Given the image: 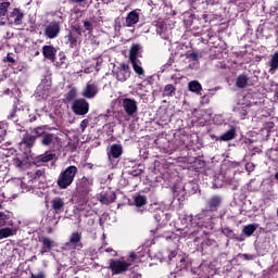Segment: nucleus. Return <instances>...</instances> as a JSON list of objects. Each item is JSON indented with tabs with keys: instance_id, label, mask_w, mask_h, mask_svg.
Wrapping results in <instances>:
<instances>
[{
	"instance_id": "nucleus-1",
	"label": "nucleus",
	"mask_w": 278,
	"mask_h": 278,
	"mask_svg": "<svg viewBox=\"0 0 278 278\" xmlns=\"http://www.w3.org/2000/svg\"><path fill=\"white\" fill-rule=\"evenodd\" d=\"M78 169L77 166L75 165H71L68 166L66 169H64L58 178V186L61 190H66V188H68V186H71L73 184V181H75V175H77Z\"/></svg>"
},
{
	"instance_id": "nucleus-2",
	"label": "nucleus",
	"mask_w": 278,
	"mask_h": 278,
	"mask_svg": "<svg viewBox=\"0 0 278 278\" xmlns=\"http://www.w3.org/2000/svg\"><path fill=\"white\" fill-rule=\"evenodd\" d=\"M81 232L76 231L72 232L67 242H65L61 249L62 251H79L84 249V244L81 243Z\"/></svg>"
},
{
	"instance_id": "nucleus-3",
	"label": "nucleus",
	"mask_w": 278,
	"mask_h": 278,
	"mask_svg": "<svg viewBox=\"0 0 278 278\" xmlns=\"http://www.w3.org/2000/svg\"><path fill=\"white\" fill-rule=\"evenodd\" d=\"M34 144H36V137L29 132H26L18 143L20 151H22L26 157H29V155H31V149H34Z\"/></svg>"
},
{
	"instance_id": "nucleus-4",
	"label": "nucleus",
	"mask_w": 278,
	"mask_h": 278,
	"mask_svg": "<svg viewBox=\"0 0 278 278\" xmlns=\"http://www.w3.org/2000/svg\"><path fill=\"white\" fill-rule=\"evenodd\" d=\"M40 144L41 147H46V149H51V150H55V149H60V137H58V135L55 134H51V132H46V135L42 136V138L40 139Z\"/></svg>"
},
{
	"instance_id": "nucleus-5",
	"label": "nucleus",
	"mask_w": 278,
	"mask_h": 278,
	"mask_svg": "<svg viewBox=\"0 0 278 278\" xmlns=\"http://www.w3.org/2000/svg\"><path fill=\"white\" fill-rule=\"evenodd\" d=\"M131 263H127L123 260H110L109 268L113 275H122V273H127L129 270Z\"/></svg>"
},
{
	"instance_id": "nucleus-6",
	"label": "nucleus",
	"mask_w": 278,
	"mask_h": 278,
	"mask_svg": "<svg viewBox=\"0 0 278 278\" xmlns=\"http://www.w3.org/2000/svg\"><path fill=\"white\" fill-rule=\"evenodd\" d=\"M89 110H90V104L88 103V101H86V99L80 98L73 101L72 111L77 116H86Z\"/></svg>"
},
{
	"instance_id": "nucleus-7",
	"label": "nucleus",
	"mask_w": 278,
	"mask_h": 278,
	"mask_svg": "<svg viewBox=\"0 0 278 278\" xmlns=\"http://www.w3.org/2000/svg\"><path fill=\"white\" fill-rule=\"evenodd\" d=\"M61 30L62 27L60 26V22L52 21L46 26L43 34L46 38L53 40V38H58V36H60Z\"/></svg>"
},
{
	"instance_id": "nucleus-8",
	"label": "nucleus",
	"mask_w": 278,
	"mask_h": 278,
	"mask_svg": "<svg viewBox=\"0 0 278 278\" xmlns=\"http://www.w3.org/2000/svg\"><path fill=\"white\" fill-rule=\"evenodd\" d=\"M92 186H94V178L92 176H84L78 182V190L84 192V194H88L92 192Z\"/></svg>"
},
{
	"instance_id": "nucleus-9",
	"label": "nucleus",
	"mask_w": 278,
	"mask_h": 278,
	"mask_svg": "<svg viewBox=\"0 0 278 278\" xmlns=\"http://www.w3.org/2000/svg\"><path fill=\"white\" fill-rule=\"evenodd\" d=\"M123 108L128 116H134L138 113V102L131 98L123 99Z\"/></svg>"
},
{
	"instance_id": "nucleus-10",
	"label": "nucleus",
	"mask_w": 278,
	"mask_h": 278,
	"mask_svg": "<svg viewBox=\"0 0 278 278\" xmlns=\"http://www.w3.org/2000/svg\"><path fill=\"white\" fill-rule=\"evenodd\" d=\"M36 94L40 97V99H48L51 94V81L42 80L36 89Z\"/></svg>"
},
{
	"instance_id": "nucleus-11",
	"label": "nucleus",
	"mask_w": 278,
	"mask_h": 278,
	"mask_svg": "<svg viewBox=\"0 0 278 278\" xmlns=\"http://www.w3.org/2000/svg\"><path fill=\"white\" fill-rule=\"evenodd\" d=\"M130 75H131V72H129V65L125 63H122L115 72V77L117 81H127Z\"/></svg>"
},
{
	"instance_id": "nucleus-12",
	"label": "nucleus",
	"mask_w": 278,
	"mask_h": 278,
	"mask_svg": "<svg viewBox=\"0 0 278 278\" xmlns=\"http://www.w3.org/2000/svg\"><path fill=\"white\" fill-rule=\"evenodd\" d=\"M223 205V197L213 195L206 202V207H208L210 212H218V207Z\"/></svg>"
},
{
	"instance_id": "nucleus-13",
	"label": "nucleus",
	"mask_w": 278,
	"mask_h": 278,
	"mask_svg": "<svg viewBox=\"0 0 278 278\" xmlns=\"http://www.w3.org/2000/svg\"><path fill=\"white\" fill-rule=\"evenodd\" d=\"M23 12L18 9H14L10 16L8 17V21L10 25H22L23 24Z\"/></svg>"
},
{
	"instance_id": "nucleus-14",
	"label": "nucleus",
	"mask_w": 278,
	"mask_h": 278,
	"mask_svg": "<svg viewBox=\"0 0 278 278\" xmlns=\"http://www.w3.org/2000/svg\"><path fill=\"white\" fill-rule=\"evenodd\" d=\"M97 92H99L97 85L88 83L83 90L81 96L85 97V99H94L97 97Z\"/></svg>"
},
{
	"instance_id": "nucleus-15",
	"label": "nucleus",
	"mask_w": 278,
	"mask_h": 278,
	"mask_svg": "<svg viewBox=\"0 0 278 278\" xmlns=\"http://www.w3.org/2000/svg\"><path fill=\"white\" fill-rule=\"evenodd\" d=\"M58 53V49L53 46H43L42 47V55L46 60H50V62H55V54Z\"/></svg>"
},
{
	"instance_id": "nucleus-16",
	"label": "nucleus",
	"mask_w": 278,
	"mask_h": 278,
	"mask_svg": "<svg viewBox=\"0 0 278 278\" xmlns=\"http://www.w3.org/2000/svg\"><path fill=\"white\" fill-rule=\"evenodd\" d=\"M122 155H123V146L122 144H112L108 152L109 160H112V157H114L116 160Z\"/></svg>"
},
{
	"instance_id": "nucleus-17",
	"label": "nucleus",
	"mask_w": 278,
	"mask_h": 278,
	"mask_svg": "<svg viewBox=\"0 0 278 278\" xmlns=\"http://www.w3.org/2000/svg\"><path fill=\"white\" fill-rule=\"evenodd\" d=\"M140 21V15L136 11H131L126 16V27H134Z\"/></svg>"
},
{
	"instance_id": "nucleus-18",
	"label": "nucleus",
	"mask_w": 278,
	"mask_h": 278,
	"mask_svg": "<svg viewBox=\"0 0 278 278\" xmlns=\"http://www.w3.org/2000/svg\"><path fill=\"white\" fill-rule=\"evenodd\" d=\"M64 199L63 198H54L51 200V207L54 210L55 214H60V212H64Z\"/></svg>"
},
{
	"instance_id": "nucleus-19",
	"label": "nucleus",
	"mask_w": 278,
	"mask_h": 278,
	"mask_svg": "<svg viewBox=\"0 0 278 278\" xmlns=\"http://www.w3.org/2000/svg\"><path fill=\"white\" fill-rule=\"evenodd\" d=\"M236 138V127H231L228 131L224 132L220 137H215V140H220L222 142H229Z\"/></svg>"
},
{
	"instance_id": "nucleus-20",
	"label": "nucleus",
	"mask_w": 278,
	"mask_h": 278,
	"mask_svg": "<svg viewBox=\"0 0 278 278\" xmlns=\"http://www.w3.org/2000/svg\"><path fill=\"white\" fill-rule=\"evenodd\" d=\"M53 160H55V153H45V154H40L39 156H37L35 159V162L37 164H40V162H42V164H47V162H53Z\"/></svg>"
},
{
	"instance_id": "nucleus-21",
	"label": "nucleus",
	"mask_w": 278,
	"mask_h": 278,
	"mask_svg": "<svg viewBox=\"0 0 278 278\" xmlns=\"http://www.w3.org/2000/svg\"><path fill=\"white\" fill-rule=\"evenodd\" d=\"M151 210L154 212V218L156 223H161L162 218H164V211L162 210V206L157 203H154L151 205Z\"/></svg>"
},
{
	"instance_id": "nucleus-22",
	"label": "nucleus",
	"mask_w": 278,
	"mask_h": 278,
	"mask_svg": "<svg viewBox=\"0 0 278 278\" xmlns=\"http://www.w3.org/2000/svg\"><path fill=\"white\" fill-rule=\"evenodd\" d=\"M130 64L139 77H144V68H142V62L140 60L130 61Z\"/></svg>"
},
{
	"instance_id": "nucleus-23",
	"label": "nucleus",
	"mask_w": 278,
	"mask_h": 278,
	"mask_svg": "<svg viewBox=\"0 0 278 278\" xmlns=\"http://www.w3.org/2000/svg\"><path fill=\"white\" fill-rule=\"evenodd\" d=\"M236 86L237 88H247V86H249V76H247L245 74H241L237 77L236 80Z\"/></svg>"
},
{
	"instance_id": "nucleus-24",
	"label": "nucleus",
	"mask_w": 278,
	"mask_h": 278,
	"mask_svg": "<svg viewBox=\"0 0 278 278\" xmlns=\"http://www.w3.org/2000/svg\"><path fill=\"white\" fill-rule=\"evenodd\" d=\"M255 231H257V225H255V224L245 225L242 228V233H244V236H247V238H251V236H253V233H255Z\"/></svg>"
},
{
	"instance_id": "nucleus-25",
	"label": "nucleus",
	"mask_w": 278,
	"mask_h": 278,
	"mask_svg": "<svg viewBox=\"0 0 278 278\" xmlns=\"http://www.w3.org/2000/svg\"><path fill=\"white\" fill-rule=\"evenodd\" d=\"M140 45L139 43H135L131 46L130 51H129V60L135 61L138 60V54L140 53Z\"/></svg>"
},
{
	"instance_id": "nucleus-26",
	"label": "nucleus",
	"mask_w": 278,
	"mask_h": 278,
	"mask_svg": "<svg viewBox=\"0 0 278 278\" xmlns=\"http://www.w3.org/2000/svg\"><path fill=\"white\" fill-rule=\"evenodd\" d=\"M116 200V195L114 194H101L100 195V202L103 203V205H110V203H114V201Z\"/></svg>"
},
{
	"instance_id": "nucleus-27",
	"label": "nucleus",
	"mask_w": 278,
	"mask_h": 278,
	"mask_svg": "<svg viewBox=\"0 0 278 278\" xmlns=\"http://www.w3.org/2000/svg\"><path fill=\"white\" fill-rule=\"evenodd\" d=\"M39 242H41L43 249H48L51 251L53 247H55V241L51 240L49 237H42Z\"/></svg>"
},
{
	"instance_id": "nucleus-28",
	"label": "nucleus",
	"mask_w": 278,
	"mask_h": 278,
	"mask_svg": "<svg viewBox=\"0 0 278 278\" xmlns=\"http://www.w3.org/2000/svg\"><path fill=\"white\" fill-rule=\"evenodd\" d=\"M16 233V230L12 228H2L0 229V240H4V238H10Z\"/></svg>"
},
{
	"instance_id": "nucleus-29",
	"label": "nucleus",
	"mask_w": 278,
	"mask_h": 278,
	"mask_svg": "<svg viewBox=\"0 0 278 278\" xmlns=\"http://www.w3.org/2000/svg\"><path fill=\"white\" fill-rule=\"evenodd\" d=\"M190 92H195V94H199L201 90H203V87L200 85L199 81L193 80L188 84Z\"/></svg>"
},
{
	"instance_id": "nucleus-30",
	"label": "nucleus",
	"mask_w": 278,
	"mask_h": 278,
	"mask_svg": "<svg viewBox=\"0 0 278 278\" xmlns=\"http://www.w3.org/2000/svg\"><path fill=\"white\" fill-rule=\"evenodd\" d=\"M77 98V89L71 88L68 92L65 93L64 101L65 103H71V101H75Z\"/></svg>"
},
{
	"instance_id": "nucleus-31",
	"label": "nucleus",
	"mask_w": 278,
	"mask_h": 278,
	"mask_svg": "<svg viewBox=\"0 0 278 278\" xmlns=\"http://www.w3.org/2000/svg\"><path fill=\"white\" fill-rule=\"evenodd\" d=\"M135 205L136 207H144V205H147V197L144 195H136L135 199Z\"/></svg>"
},
{
	"instance_id": "nucleus-32",
	"label": "nucleus",
	"mask_w": 278,
	"mask_h": 278,
	"mask_svg": "<svg viewBox=\"0 0 278 278\" xmlns=\"http://www.w3.org/2000/svg\"><path fill=\"white\" fill-rule=\"evenodd\" d=\"M33 134L35 140L36 138H40V140H42V137L47 134V131H45L42 127H38L33 130Z\"/></svg>"
},
{
	"instance_id": "nucleus-33",
	"label": "nucleus",
	"mask_w": 278,
	"mask_h": 278,
	"mask_svg": "<svg viewBox=\"0 0 278 278\" xmlns=\"http://www.w3.org/2000/svg\"><path fill=\"white\" fill-rule=\"evenodd\" d=\"M164 96L165 97H175V86L166 85L164 88Z\"/></svg>"
},
{
	"instance_id": "nucleus-34",
	"label": "nucleus",
	"mask_w": 278,
	"mask_h": 278,
	"mask_svg": "<svg viewBox=\"0 0 278 278\" xmlns=\"http://www.w3.org/2000/svg\"><path fill=\"white\" fill-rule=\"evenodd\" d=\"M10 2L5 1L0 3V16H5L8 14V10H10Z\"/></svg>"
},
{
	"instance_id": "nucleus-35",
	"label": "nucleus",
	"mask_w": 278,
	"mask_h": 278,
	"mask_svg": "<svg viewBox=\"0 0 278 278\" xmlns=\"http://www.w3.org/2000/svg\"><path fill=\"white\" fill-rule=\"evenodd\" d=\"M18 115H21V110L13 109L11 114L8 115L9 121H18Z\"/></svg>"
},
{
	"instance_id": "nucleus-36",
	"label": "nucleus",
	"mask_w": 278,
	"mask_h": 278,
	"mask_svg": "<svg viewBox=\"0 0 278 278\" xmlns=\"http://www.w3.org/2000/svg\"><path fill=\"white\" fill-rule=\"evenodd\" d=\"M156 33L161 36V38H164L166 40L168 37L165 35L166 34V27H164V24L159 25L156 28Z\"/></svg>"
},
{
	"instance_id": "nucleus-37",
	"label": "nucleus",
	"mask_w": 278,
	"mask_h": 278,
	"mask_svg": "<svg viewBox=\"0 0 278 278\" xmlns=\"http://www.w3.org/2000/svg\"><path fill=\"white\" fill-rule=\"evenodd\" d=\"M83 24H84V27H85L86 31H89V34H92V29H94V26L92 25V22H90L88 20H84Z\"/></svg>"
},
{
	"instance_id": "nucleus-38",
	"label": "nucleus",
	"mask_w": 278,
	"mask_h": 278,
	"mask_svg": "<svg viewBox=\"0 0 278 278\" xmlns=\"http://www.w3.org/2000/svg\"><path fill=\"white\" fill-rule=\"evenodd\" d=\"M222 233H224V236H226L227 238H235L236 233H233V230H231V228L229 227H225L222 229Z\"/></svg>"
},
{
	"instance_id": "nucleus-39",
	"label": "nucleus",
	"mask_w": 278,
	"mask_h": 278,
	"mask_svg": "<svg viewBox=\"0 0 278 278\" xmlns=\"http://www.w3.org/2000/svg\"><path fill=\"white\" fill-rule=\"evenodd\" d=\"M199 58H201V54L198 52L187 53V59L191 60L192 62H199Z\"/></svg>"
},
{
	"instance_id": "nucleus-40",
	"label": "nucleus",
	"mask_w": 278,
	"mask_h": 278,
	"mask_svg": "<svg viewBox=\"0 0 278 278\" xmlns=\"http://www.w3.org/2000/svg\"><path fill=\"white\" fill-rule=\"evenodd\" d=\"M5 225H8V215L0 212V227H5Z\"/></svg>"
},
{
	"instance_id": "nucleus-41",
	"label": "nucleus",
	"mask_w": 278,
	"mask_h": 278,
	"mask_svg": "<svg viewBox=\"0 0 278 278\" xmlns=\"http://www.w3.org/2000/svg\"><path fill=\"white\" fill-rule=\"evenodd\" d=\"M67 39H68L71 47H73V45H77V37H75L73 35V33H68Z\"/></svg>"
},
{
	"instance_id": "nucleus-42",
	"label": "nucleus",
	"mask_w": 278,
	"mask_h": 278,
	"mask_svg": "<svg viewBox=\"0 0 278 278\" xmlns=\"http://www.w3.org/2000/svg\"><path fill=\"white\" fill-rule=\"evenodd\" d=\"M176 266H179V264H184V262H186V258L182 255H178L175 261Z\"/></svg>"
},
{
	"instance_id": "nucleus-43",
	"label": "nucleus",
	"mask_w": 278,
	"mask_h": 278,
	"mask_svg": "<svg viewBox=\"0 0 278 278\" xmlns=\"http://www.w3.org/2000/svg\"><path fill=\"white\" fill-rule=\"evenodd\" d=\"M245 170H247L248 173H253V170H255V164H253V163H248V164L245 165Z\"/></svg>"
},
{
	"instance_id": "nucleus-44",
	"label": "nucleus",
	"mask_w": 278,
	"mask_h": 278,
	"mask_svg": "<svg viewBox=\"0 0 278 278\" xmlns=\"http://www.w3.org/2000/svg\"><path fill=\"white\" fill-rule=\"evenodd\" d=\"M30 278H47V275L43 271H39L38 274H31Z\"/></svg>"
},
{
	"instance_id": "nucleus-45",
	"label": "nucleus",
	"mask_w": 278,
	"mask_h": 278,
	"mask_svg": "<svg viewBox=\"0 0 278 278\" xmlns=\"http://www.w3.org/2000/svg\"><path fill=\"white\" fill-rule=\"evenodd\" d=\"M243 260L248 261V262H251L253 260H255V254H243L242 255Z\"/></svg>"
},
{
	"instance_id": "nucleus-46",
	"label": "nucleus",
	"mask_w": 278,
	"mask_h": 278,
	"mask_svg": "<svg viewBox=\"0 0 278 278\" xmlns=\"http://www.w3.org/2000/svg\"><path fill=\"white\" fill-rule=\"evenodd\" d=\"M178 256L177 251H173L168 254L169 262H175L176 257Z\"/></svg>"
},
{
	"instance_id": "nucleus-47",
	"label": "nucleus",
	"mask_w": 278,
	"mask_h": 278,
	"mask_svg": "<svg viewBox=\"0 0 278 278\" xmlns=\"http://www.w3.org/2000/svg\"><path fill=\"white\" fill-rule=\"evenodd\" d=\"M45 175V169H37L34 179H40Z\"/></svg>"
},
{
	"instance_id": "nucleus-48",
	"label": "nucleus",
	"mask_w": 278,
	"mask_h": 278,
	"mask_svg": "<svg viewBox=\"0 0 278 278\" xmlns=\"http://www.w3.org/2000/svg\"><path fill=\"white\" fill-rule=\"evenodd\" d=\"M13 162H14V166H17V168L23 167V161H21V159L15 157Z\"/></svg>"
},
{
	"instance_id": "nucleus-49",
	"label": "nucleus",
	"mask_w": 278,
	"mask_h": 278,
	"mask_svg": "<svg viewBox=\"0 0 278 278\" xmlns=\"http://www.w3.org/2000/svg\"><path fill=\"white\" fill-rule=\"evenodd\" d=\"M115 30L118 31L121 29V17L115 18Z\"/></svg>"
},
{
	"instance_id": "nucleus-50",
	"label": "nucleus",
	"mask_w": 278,
	"mask_h": 278,
	"mask_svg": "<svg viewBox=\"0 0 278 278\" xmlns=\"http://www.w3.org/2000/svg\"><path fill=\"white\" fill-rule=\"evenodd\" d=\"M86 127H88V119H84V121L80 123V129H83V131L86 130Z\"/></svg>"
},
{
	"instance_id": "nucleus-51",
	"label": "nucleus",
	"mask_w": 278,
	"mask_h": 278,
	"mask_svg": "<svg viewBox=\"0 0 278 278\" xmlns=\"http://www.w3.org/2000/svg\"><path fill=\"white\" fill-rule=\"evenodd\" d=\"M7 62H10L11 64H14L16 61L14 60V58L12 56V53H8L7 55Z\"/></svg>"
},
{
	"instance_id": "nucleus-52",
	"label": "nucleus",
	"mask_w": 278,
	"mask_h": 278,
	"mask_svg": "<svg viewBox=\"0 0 278 278\" xmlns=\"http://www.w3.org/2000/svg\"><path fill=\"white\" fill-rule=\"evenodd\" d=\"M73 29L74 31H76V34H78V36H81L83 31L81 28H79V26H74Z\"/></svg>"
},
{
	"instance_id": "nucleus-53",
	"label": "nucleus",
	"mask_w": 278,
	"mask_h": 278,
	"mask_svg": "<svg viewBox=\"0 0 278 278\" xmlns=\"http://www.w3.org/2000/svg\"><path fill=\"white\" fill-rule=\"evenodd\" d=\"M49 249L45 248V245L41 247V250H40V255H45V253H49Z\"/></svg>"
},
{
	"instance_id": "nucleus-54",
	"label": "nucleus",
	"mask_w": 278,
	"mask_h": 278,
	"mask_svg": "<svg viewBox=\"0 0 278 278\" xmlns=\"http://www.w3.org/2000/svg\"><path fill=\"white\" fill-rule=\"evenodd\" d=\"M232 239L237 240V242H244V237L240 236V237H233Z\"/></svg>"
},
{
	"instance_id": "nucleus-55",
	"label": "nucleus",
	"mask_w": 278,
	"mask_h": 278,
	"mask_svg": "<svg viewBox=\"0 0 278 278\" xmlns=\"http://www.w3.org/2000/svg\"><path fill=\"white\" fill-rule=\"evenodd\" d=\"M70 3H84L86 0H68Z\"/></svg>"
},
{
	"instance_id": "nucleus-56",
	"label": "nucleus",
	"mask_w": 278,
	"mask_h": 278,
	"mask_svg": "<svg viewBox=\"0 0 278 278\" xmlns=\"http://www.w3.org/2000/svg\"><path fill=\"white\" fill-rule=\"evenodd\" d=\"M129 257H130L132 261L136 260V253L131 252L130 255H129Z\"/></svg>"
},
{
	"instance_id": "nucleus-57",
	"label": "nucleus",
	"mask_w": 278,
	"mask_h": 278,
	"mask_svg": "<svg viewBox=\"0 0 278 278\" xmlns=\"http://www.w3.org/2000/svg\"><path fill=\"white\" fill-rule=\"evenodd\" d=\"M241 116H242V117L247 116V111H242V112H241Z\"/></svg>"
},
{
	"instance_id": "nucleus-58",
	"label": "nucleus",
	"mask_w": 278,
	"mask_h": 278,
	"mask_svg": "<svg viewBox=\"0 0 278 278\" xmlns=\"http://www.w3.org/2000/svg\"><path fill=\"white\" fill-rule=\"evenodd\" d=\"M206 227H207V229H213L214 228V226L212 224H208V226H206Z\"/></svg>"
},
{
	"instance_id": "nucleus-59",
	"label": "nucleus",
	"mask_w": 278,
	"mask_h": 278,
	"mask_svg": "<svg viewBox=\"0 0 278 278\" xmlns=\"http://www.w3.org/2000/svg\"><path fill=\"white\" fill-rule=\"evenodd\" d=\"M60 55H61V60H66L65 55H62V54H60Z\"/></svg>"
},
{
	"instance_id": "nucleus-60",
	"label": "nucleus",
	"mask_w": 278,
	"mask_h": 278,
	"mask_svg": "<svg viewBox=\"0 0 278 278\" xmlns=\"http://www.w3.org/2000/svg\"><path fill=\"white\" fill-rule=\"evenodd\" d=\"M275 179H277L278 180V172L276 173V175H275Z\"/></svg>"
},
{
	"instance_id": "nucleus-61",
	"label": "nucleus",
	"mask_w": 278,
	"mask_h": 278,
	"mask_svg": "<svg viewBox=\"0 0 278 278\" xmlns=\"http://www.w3.org/2000/svg\"><path fill=\"white\" fill-rule=\"evenodd\" d=\"M174 197H177V190L174 191Z\"/></svg>"
},
{
	"instance_id": "nucleus-62",
	"label": "nucleus",
	"mask_w": 278,
	"mask_h": 278,
	"mask_svg": "<svg viewBox=\"0 0 278 278\" xmlns=\"http://www.w3.org/2000/svg\"><path fill=\"white\" fill-rule=\"evenodd\" d=\"M111 251H112V249H108V250H106L108 253H111Z\"/></svg>"
},
{
	"instance_id": "nucleus-63",
	"label": "nucleus",
	"mask_w": 278,
	"mask_h": 278,
	"mask_svg": "<svg viewBox=\"0 0 278 278\" xmlns=\"http://www.w3.org/2000/svg\"><path fill=\"white\" fill-rule=\"evenodd\" d=\"M0 25H5V22H0Z\"/></svg>"
},
{
	"instance_id": "nucleus-64",
	"label": "nucleus",
	"mask_w": 278,
	"mask_h": 278,
	"mask_svg": "<svg viewBox=\"0 0 278 278\" xmlns=\"http://www.w3.org/2000/svg\"><path fill=\"white\" fill-rule=\"evenodd\" d=\"M235 112H240V109H235Z\"/></svg>"
}]
</instances>
